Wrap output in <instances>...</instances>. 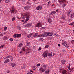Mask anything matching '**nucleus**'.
<instances>
[{
	"label": "nucleus",
	"instance_id": "obj_22",
	"mask_svg": "<svg viewBox=\"0 0 74 74\" xmlns=\"http://www.w3.org/2000/svg\"><path fill=\"white\" fill-rule=\"evenodd\" d=\"M47 54H48L49 56H52V52L50 53H48Z\"/></svg>",
	"mask_w": 74,
	"mask_h": 74
},
{
	"label": "nucleus",
	"instance_id": "obj_45",
	"mask_svg": "<svg viewBox=\"0 0 74 74\" xmlns=\"http://www.w3.org/2000/svg\"><path fill=\"white\" fill-rule=\"evenodd\" d=\"M29 18H27L26 19V22H27V21H29Z\"/></svg>",
	"mask_w": 74,
	"mask_h": 74
},
{
	"label": "nucleus",
	"instance_id": "obj_16",
	"mask_svg": "<svg viewBox=\"0 0 74 74\" xmlns=\"http://www.w3.org/2000/svg\"><path fill=\"white\" fill-rule=\"evenodd\" d=\"M38 34L37 33H35V34H34L33 36V37H36V36H38Z\"/></svg>",
	"mask_w": 74,
	"mask_h": 74
},
{
	"label": "nucleus",
	"instance_id": "obj_2",
	"mask_svg": "<svg viewBox=\"0 0 74 74\" xmlns=\"http://www.w3.org/2000/svg\"><path fill=\"white\" fill-rule=\"evenodd\" d=\"M58 1L61 5L62 4V3H64L62 5V7H66V0H58Z\"/></svg>",
	"mask_w": 74,
	"mask_h": 74
},
{
	"label": "nucleus",
	"instance_id": "obj_34",
	"mask_svg": "<svg viewBox=\"0 0 74 74\" xmlns=\"http://www.w3.org/2000/svg\"><path fill=\"white\" fill-rule=\"evenodd\" d=\"M49 45H46L45 46V48H48V47H49Z\"/></svg>",
	"mask_w": 74,
	"mask_h": 74
},
{
	"label": "nucleus",
	"instance_id": "obj_31",
	"mask_svg": "<svg viewBox=\"0 0 74 74\" xmlns=\"http://www.w3.org/2000/svg\"><path fill=\"white\" fill-rule=\"evenodd\" d=\"M22 43H20L19 45V47H21L22 46Z\"/></svg>",
	"mask_w": 74,
	"mask_h": 74
},
{
	"label": "nucleus",
	"instance_id": "obj_35",
	"mask_svg": "<svg viewBox=\"0 0 74 74\" xmlns=\"http://www.w3.org/2000/svg\"><path fill=\"white\" fill-rule=\"evenodd\" d=\"M74 25V22H73L69 24V25Z\"/></svg>",
	"mask_w": 74,
	"mask_h": 74
},
{
	"label": "nucleus",
	"instance_id": "obj_62",
	"mask_svg": "<svg viewBox=\"0 0 74 74\" xmlns=\"http://www.w3.org/2000/svg\"><path fill=\"white\" fill-rule=\"evenodd\" d=\"M3 33H1V34H0V36H2L3 35Z\"/></svg>",
	"mask_w": 74,
	"mask_h": 74
},
{
	"label": "nucleus",
	"instance_id": "obj_12",
	"mask_svg": "<svg viewBox=\"0 0 74 74\" xmlns=\"http://www.w3.org/2000/svg\"><path fill=\"white\" fill-rule=\"evenodd\" d=\"M10 62V60L9 59H6L5 61H4V63L5 64L7 63H8Z\"/></svg>",
	"mask_w": 74,
	"mask_h": 74
},
{
	"label": "nucleus",
	"instance_id": "obj_64",
	"mask_svg": "<svg viewBox=\"0 0 74 74\" xmlns=\"http://www.w3.org/2000/svg\"><path fill=\"white\" fill-rule=\"evenodd\" d=\"M55 55V53H53V56Z\"/></svg>",
	"mask_w": 74,
	"mask_h": 74
},
{
	"label": "nucleus",
	"instance_id": "obj_40",
	"mask_svg": "<svg viewBox=\"0 0 74 74\" xmlns=\"http://www.w3.org/2000/svg\"><path fill=\"white\" fill-rule=\"evenodd\" d=\"M68 70H71V69H70V65L68 67Z\"/></svg>",
	"mask_w": 74,
	"mask_h": 74
},
{
	"label": "nucleus",
	"instance_id": "obj_51",
	"mask_svg": "<svg viewBox=\"0 0 74 74\" xmlns=\"http://www.w3.org/2000/svg\"><path fill=\"white\" fill-rule=\"evenodd\" d=\"M33 70H36V68H35V67H34V66H33Z\"/></svg>",
	"mask_w": 74,
	"mask_h": 74
},
{
	"label": "nucleus",
	"instance_id": "obj_50",
	"mask_svg": "<svg viewBox=\"0 0 74 74\" xmlns=\"http://www.w3.org/2000/svg\"><path fill=\"white\" fill-rule=\"evenodd\" d=\"M15 18L14 17H13L12 18V21H14V20H15Z\"/></svg>",
	"mask_w": 74,
	"mask_h": 74
},
{
	"label": "nucleus",
	"instance_id": "obj_19",
	"mask_svg": "<svg viewBox=\"0 0 74 74\" xmlns=\"http://www.w3.org/2000/svg\"><path fill=\"white\" fill-rule=\"evenodd\" d=\"M52 19L50 18H48V22H49V23H52Z\"/></svg>",
	"mask_w": 74,
	"mask_h": 74
},
{
	"label": "nucleus",
	"instance_id": "obj_1",
	"mask_svg": "<svg viewBox=\"0 0 74 74\" xmlns=\"http://www.w3.org/2000/svg\"><path fill=\"white\" fill-rule=\"evenodd\" d=\"M44 35H39L38 36V37H51L53 34V33L51 32H45Z\"/></svg>",
	"mask_w": 74,
	"mask_h": 74
},
{
	"label": "nucleus",
	"instance_id": "obj_54",
	"mask_svg": "<svg viewBox=\"0 0 74 74\" xmlns=\"http://www.w3.org/2000/svg\"><path fill=\"white\" fill-rule=\"evenodd\" d=\"M3 40H5L6 39H7V37H6V38H5V37L3 38Z\"/></svg>",
	"mask_w": 74,
	"mask_h": 74
},
{
	"label": "nucleus",
	"instance_id": "obj_18",
	"mask_svg": "<svg viewBox=\"0 0 74 74\" xmlns=\"http://www.w3.org/2000/svg\"><path fill=\"white\" fill-rule=\"evenodd\" d=\"M33 33H31L29 35H27V37H32V36H33Z\"/></svg>",
	"mask_w": 74,
	"mask_h": 74
},
{
	"label": "nucleus",
	"instance_id": "obj_11",
	"mask_svg": "<svg viewBox=\"0 0 74 74\" xmlns=\"http://www.w3.org/2000/svg\"><path fill=\"white\" fill-rule=\"evenodd\" d=\"M47 55H48V53H44L43 54V56L44 58H46V57H47Z\"/></svg>",
	"mask_w": 74,
	"mask_h": 74
},
{
	"label": "nucleus",
	"instance_id": "obj_27",
	"mask_svg": "<svg viewBox=\"0 0 74 74\" xmlns=\"http://www.w3.org/2000/svg\"><path fill=\"white\" fill-rule=\"evenodd\" d=\"M51 4V2L49 1L48 2L47 4V7H49V4Z\"/></svg>",
	"mask_w": 74,
	"mask_h": 74
},
{
	"label": "nucleus",
	"instance_id": "obj_57",
	"mask_svg": "<svg viewBox=\"0 0 74 74\" xmlns=\"http://www.w3.org/2000/svg\"><path fill=\"white\" fill-rule=\"evenodd\" d=\"M51 6H52V7H54V6H55V5L54 4H52Z\"/></svg>",
	"mask_w": 74,
	"mask_h": 74
},
{
	"label": "nucleus",
	"instance_id": "obj_7",
	"mask_svg": "<svg viewBox=\"0 0 74 74\" xmlns=\"http://www.w3.org/2000/svg\"><path fill=\"white\" fill-rule=\"evenodd\" d=\"M42 8V6L41 5H40L39 6H38L36 7V9L37 10H41Z\"/></svg>",
	"mask_w": 74,
	"mask_h": 74
},
{
	"label": "nucleus",
	"instance_id": "obj_52",
	"mask_svg": "<svg viewBox=\"0 0 74 74\" xmlns=\"http://www.w3.org/2000/svg\"><path fill=\"white\" fill-rule=\"evenodd\" d=\"M22 19H25V16H23V17H22Z\"/></svg>",
	"mask_w": 74,
	"mask_h": 74
},
{
	"label": "nucleus",
	"instance_id": "obj_36",
	"mask_svg": "<svg viewBox=\"0 0 74 74\" xmlns=\"http://www.w3.org/2000/svg\"><path fill=\"white\" fill-rule=\"evenodd\" d=\"M10 1L9 0H6L5 1V2L6 3H8Z\"/></svg>",
	"mask_w": 74,
	"mask_h": 74
},
{
	"label": "nucleus",
	"instance_id": "obj_10",
	"mask_svg": "<svg viewBox=\"0 0 74 74\" xmlns=\"http://www.w3.org/2000/svg\"><path fill=\"white\" fill-rule=\"evenodd\" d=\"M32 23H29L28 24H26V27H30V26H31L32 25Z\"/></svg>",
	"mask_w": 74,
	"mask_h": 74
},
{
	"label": "nucleus",
	"instance_id": "obj_59",
	"mask_svg": "<svg viewBox=\"0 0 74 74\" xmlns=\"http://www.w3.org/2000/svg\"><path fill=\"white\" fill-rule=\"evenodd\" d=\"M52 15V14L51 13L50 14H49V15H50V16H51V15Z\"/></svg>",
	"mask_w": 74,
	"mask_h": 74
},
{
	"label": "nucleus",
	"instance_id": "obj_33",
	"mask_svg": "<svg viewBox=\"0 0 74 74\" xmlns=\"http://www.w3.org/2000/svg\"><path fill=\"white\" fill-rule=\"evenodd\" d=\"M17 34H14L13 35V37H16V36H17Z\"/></svg>",
	"mask_w": 74,
	"mask_h": 74
},
{
	"label": "nucleus",
	"instance_id": "obj_32",
	"mask_svg": "<svg viewBox=\"0 0 74 74\" xmlns=\"http://www.w3.org/2000/svg\"><path fill=\"white\" fill-rule=\"evenodd\" d=\"M71 18H73L74 17V14H72L71 15Z\"/></svg>",
	"mask_w": 74,
	"mask_h": 74
},
{
	"label": "nucleus",
	"instance_id": "obj_37",
	"mask_svg": "<svg viewBox=\"0 0 74 74\" xmlns=\"http://www.w3.org/2000/svg\"><path fill=\"white\" fill-rule=\"evenodd\" d=\"M10 58L11 59V61H12V60H13V57H12V56H11V57Z\"/></svg>",
	"mask_w": 74,
	"mask_h": 74
},
{
	"label": "nucleus",
	"instance_id": "obj_20",
	"mask_svg": "<svg viewBox=\"0 0 74 74\" xmlns=\"http://www.w3.org/2000/svg\"><path fill=\"white\" fill-rule=\"evenodd\" d=\"M17 37H22V35L20 34H18L17 35Z\"/></svg>",
	"mask_w": 74,
	"mask_h": 74
},
{
	"label": "nucleus",
	"instance_id": "obj_44",
	"mask_svg": "<svg viewBox=\"0 0 74 74\" xmlns=\"http://www.w3.org/2000/svg\"><path fill=\"white\" fill-rule=\"evenodd\" d=\"M17 18L18 19H20L21 18L19 17V16H17Z\"/></svg>",
	"mask_w": 74,
	"mask_h": 74
},
{
	"label": "nucleus",
	"instance_id": "obj_48",
	"mask_svg": "<svg viewBox=\"0 0 74 74\" xmlns=\"http://www.w3.org/2000/svg\"><path fill=\"white\" fill-rule=\"evenodd\" d=\"M29 44H30V42H28V43L27 44V46H29Z\"/></svg>",
	"mask_w": 74,
	"mask_h": 74
},
{
	"label": "nucleus",
	"instance_id": "obj_5",
	"mask_svg": "<svg viewBox=\"0 0 74 74\" xmlns=\"http://www.w3.org/2000/svg\"><path fill=\"white\" fill-rule=\"evenodd\" d=\"M62 71L63 74H67V71L66 70H63V69H61L60 70V72L61 73Z\"/></svg>",
	"mask_w": 74,
	"mask_h": 74
},
{
	"label": "nucleus",
	"instance_id": "obj_3",
	"mask_svg": "<svg viewBox=\"0 0 74 74\" xmlns=\"http://www.w3.org/2000/svg\"><path fill=\"white\" fill-rule=\"evenodd\" d=\"M67 42L64 41L63 42L62 45H64V46H65L67 47V48H69L70 47V46L69 45L67 44Z\"/></svg>",
	"mask_w": 74,
	"mask_h": 74
},
{
	"label": "nucleus",
	"instance_id": "obj_23",
	"mask_svg": "<svg viewBox=\"0 0 74 74\" xmlns=\"http://www.w3.org/2000/svg\"><path fill=\"white\" fill-rule=\"evenodd\" d=\"M65 18H66V16H64V15H62V16L61 17L62 19H65Z\"/></svg>",
	"mask_w": 74,
	"mask_h": 74
},
{
	"label": "nucleus",
	"instance_id": "obj_61",
	"mask_svg": "<svg viewBox=\"0 0 74 74\" xmlns=\"http://www.w3.org/2000/svg\"><path fill=\"white\" fill-rule=\"evenodd\" d=\"M58 47H60V44H58Z\"/></svg>",
	"mask_w": 74,
	"mask_h": 74
},
{
	"label": "nucleus",
	"instance_id": "obj_14",
	"mask_svg": "<svg viewBox=\"0 0 74 74\" xmlns=\"http://www.w3.org/2000/svg\"><path fill=\"white\" fill-rule=\"evenodd\" d=\"M61 63L62 64H65V63H66V60H62L61 61Z\"/></svg>",
	"mask_w": 74,
	"mask_h": 74
},
{
	"label": "nucleus",
	"instance_id": "obj_13",
	"mask_svg": "<svg viewBox=\"0 0 74 74\" xmlns=\"http://www.w3.org/2000/svg\"><path fill=\"white\" fill-rule=\"evenodd\" d=\"M43 68H44V69H45V70H46V69L47 67H48V66L46 65H44L42 66Z\"/></svg>",
	"mask_w": 74,
	"mask_h": 74
},
{
	"label": "nucleus",
	"instance_id": "obj_9",
	"mask_svg": "<svg viewBox=\"0 0 74 74\" xmlns=\"http://www.w3.org/2000/svg\"><path fill=\"white\" fill-rule=\"evenodd\" d=\"M39 71L40 72H44L45 71V69H44L42 67H41L39 69Z\"/></svg>",
	"mask_w": 74,
	"mask_h": 74
},
{
	"label": "nucleus",
	"instance_id": "obj_15",
	"mask_svg": "<svg viewBox=\"0 0 74 74\" xmlns=\"http://www.w3.org/2000/svg\"><path fill=\"white\" fill-rule=\"evenodd\" d=\"M49 71H49V70H47L45 71V74H49Z\"/></svg>",
	"mask_w": 74,
	"mask_h": 74
},
{
	"label": "nucleus",
	"instance_id": "obj_63",
	"mask_svg": "<svg viewBox=\"0 0 74 74\" xmlns=\"http://www.w3.org/2000/svg\"><path fill=\"white\" fill-rule=\"evenodd\" d=\"M29 53V52H27L26 53V54H28V53Z\"/></svg>",
	"mask_w": 74,
	"mask_h": 74
},
{
	"label": "nucleus",
	"instance_id": "obj_26",
	"mask_svg": "<svg viewBox=\"0 0 74 74\" xmlns=\"http://www.w3.org/2000/svg\"><path fill=\"white\" fill-rule=\"evenodd\" d=\"M71 12L70 11H69L67 12V15L68 16H69L70 15V12Z\"/></svg>",
	"mask_w": 74,
	"mask_h": 74
},
{
	"label": "nucleus",
	"instance_id": "obj_41",
	"mask_svg": "<svg viewBox=\"0 0 74 74\" xmlns=\"http://www.w3.org/2000/svg\"><path fill=\"white\" fill-rule=\"evenodd\" d=\"M18 30H21V27H20V26H18Z\"/></svg>",
	"mask_w": 74,
	"mask_h": 74
},
{
	"label": "nucleus",
	"instance_id": "obj_24",
	"mask_svg": "<svg viewBox=\"0 0 74 74\" xmlns=\"http://www.w3.org/2000/svg\"><path fill=\"white\" fill-rule=\"evenodd\" d=\"M51 13L52 14V15H53L54 14H55L56 13V11H53L51 12Z\"/></svg>",
	"mask_w": 74,
	"mask_h": 74
},
{
	"label": "nucleus",
	"instance_id": "obj_43",
	"mask_svg": "<svg viewBox=\"0 0 74 74\" xmlns=\"http://www.w3.org/2000/svg\"><path fill=\"white\" fill-rule=\"evenodd\" d=\"M10 41H13V39L12 38H10Z\"/></svg>",
	"mask_w": 74,
	"mask_h": 74
},
{
	"label": "nucleus",
	"instance_id": "obj_58",
	"mask_svg": "<svg viewBox=\"0 0 74 74\" xmlns=\"http://www.w3.org/2000/svg\"><path fill=\"white\" fill-rule=\"evenodd\" d=\"M21 21L22 22H24V21H25L23 20H21Z\"/></svg>",
	"mask_w": 74,
	"mask_h": 74
},
{
	"label": "nucleus",
	"instance_id": "obj_55",
	"mask_svg": "<svg viewBox=\"0 0 74 74\" xmlns=\"http://www.w3.org/2000/svg\"><path fill=\"white\" fill-rule=\"evenodd\" d=\"M62 52H66V51L64 50H63Z\"/></svg>",
	"mask_w": 74,
	"mask_h": 74
},
{
	"label": "nucleus",
	"instance_id": "obj_21",
	"mask_svg": "<svg viewBox=\"0 0 74 74\" xmlns=\"http://www.w3.org/2000/svg\"><path fill=\"white\" fill-rule=\"evenodd\" d=\"M11 66H12V67H14V66H16V64H15V63H12L11 64Z\"/></svg>",
	"mask_w": 74,
	"mask_h": 74
},
{
	"label": "nucleus",
	"instance_id": "obj_6",
	"mask_svg": "<svg viewBox=\"0 0 74 74\" xmlns=\"http://www.w3.org/2000/svg\"><path fill=\"white\" fill-rule=\"evenodd\" d=\"M30 16V13H25V16L26 18H29Z\"/></svg>",
	"mask_w": 74,
	"mask_h": 74
},
{
	"label": "nucleus",
	"instance_id": "obj_42",
	"mask_svg": "<svg viewBox=\"0 0 74 74\" xmlns=\"http://www.w3.org/2000/svg\"><path fill=\"white\" fill-rule=\"evenodd\" d=\"M7 27H5L4 28V30H5V31H6V30H7Z\"/></svg>",
	"mask_w": 74,
	"mask_h": 74
},
{
	"label": "nucleus",
	"instance_id": "obj_28",
	"mask_svg": "<svg viewBox=\"0 0 74 74\" xmlns=\"http://www.w3.org/2000/svg\"><path fill=\"white\" fill-rule=\"evenodd\" d=\"M22 50L23 51H25L26 50L25 48V47H23L22 49Z\"/></svg>",
	"mask_w": 74,
	"mask_h": 74
},
{
	"label": "nucleus",
	"instance_id": "obj_49",
	"mask_svg": "<svg viewBox=\"0 0 74 74\" xmlns=\"http://www.w3.org/2000/svg\"><path fill=\"white\" fill-rule=\"evenodd\" d=\"M41 47H39L38 49V50L39 51H41Z\"/></svg>",
	"mask_w": 74,
	"mask_h": 74
},
{
	"label": "nucleus",
	"instance_id": "obj_38",
	"mask_svg": "<svg viewBox=\"0 0 74 74\" xmlns=\"http://www.w3.org/2000/svg\"><path fill=\"white\" fill-rule=\"evenodd\" d=\"M71 43L73 44H74V40H72L71 42Z\"/></svg>",
	"mask_w": 74,
	"mask_h": 74
},
{
	"label": "nucleus",
	"instance_id": "obj_30",
	"mask_svg": "<svg viewBox=\"0 0 74 74\" xmlns=\"http://www.w3.org/2000/svg\"><path fill=\"white\" fill-rule=\"evenodd\" d=\"M6 58L7 59H10V58H11V56H9L6 57Z\"/></svg>",
	"mask_w": 74,
	"mask_h": 74
},
{
	"label": "nucleus",
	"instance_id": "obj_56",
	"mask_svg": "<svg viewBox=\"0 0 74 74\" xmlns=\"http://www.w3.org/2000/svg\"><path fill=\"white\" fill-rule=\"evenodd\" d=\"M6 72H7V73H10V71H9V70L7 71H6Z\"/></svg>",
	"mask_w": 74,
	"mask_h": 74
},
{
	"label": "nucleus",
	"instance_id": "obj_25",
	"mask_svg": "<svg viewBox=\"0 0 74 74\" xmlns=\"http://www.w3.org/2000/svg\"><path fill=\"white\" fill-rule=\"evenodd\" d=\"M21 17L22 16H25V13H23V14H21Z\"/></svg>",
	"mask_w": 74,
	"mask_h": 74
},
{
	"label": "nucleus",
	"instance_id": "obj_17",
	"mask_svg": "<svg viewBox=\"0 0 74 74\" xmlns=\"http://www.w3.org/2000/svg\"><path fill=\"white\" fill-rule=\"evenodd\" d=\"M29 6H25L24 7V9L25 10H29Z\"/></svg>",
	"mask_w": 74,
	"mask_h": 74
},
{
	"label": "nucleus",
	"instance_id": "obj_46",
	"mask_svg": "<svg viewBox=\"0 0 74 74\" xmlns=\"http://www.w3.org/2000/svg\"><path fill=\"white\" fill-rule=\"evenodd\" d=\"M46 27H42V28L43 29H46Z\"/></svg>",
	"mask_w": 74,
	"mask_h": 74
},
{
	"label": "nucleus",
	"instance_id": "obj_60",
	"mask_svg": "<svg viewBox=\"0 0 74 74\" xmlns=\"http://www.w3.org/2000/svg\"><path fill=\"white\" fill-rule=\"evenodd\" d=\"M27 74H32L31 73L29 72L27 73Z\"/></svg>",
	"mask_w": 74,
	"mask_h": 74
},
{
	"label": "nucleus",
	"instance_id": "obj_4",
	"mask_svg": "<svg viewBox=\"0 0 74 74\" xmlns=\"http://www.w3.org/2000/svg\"><path fill=\"white\" fill-rule=\"evenodd\" d=\"M16 13L17 12V11L16 10H15V9H14V7H12V10H11V14H13L14 13Z\"/></svg>",
	"mask_w": 74,
	"mask_h": 74
},
{
	"label": "nucleus",
	"instance_id": "obj_29",
	"mask_svg": "<svg viewBox=\"0 0 74 74\" xmlns=\"http://www.w3.org/2000/svg\"><path fill=\"white\" fill-rule=\"evenodd\" d=\"M44 41V39L43 38H40L39 39V41Z\"/></svg>",
	"mask_w": 74,
	"mask_h": 74
},
{
	"label": "nucleus",
	"instance_id": "obj_47",
	"mask_svg": "<svg viewBox=\"0 0 74 74\" xmlns=\"http://www.w3.org/2000/svg\"><path fill=\"white\" fill-rule=\"evenodd\" d=\"M37 67H39V66H40V64H37Z\"/></svg>",
	"mask_w": 74,
	"mask_h": 74
},
{
	"label": "nucleus",
	"instance_id": "obj_8",
	"mask_svg": "<svg viewBox=\"0 0 74 74\" xmlns=\"http://www.w3.org/2000/svg\"><path fill=\"white\" fill-rule=\"evenodd\" d=\"M36 27H40L42 26V24L41 23H39L36 24Z\"/></svg>",
	"mask_w": 74,
	"mask_h": 74
},
{
	"label": "nucleus",
	"instance_id": "obj_53",
	"mask_svg": "<svg viewBox=\"0 0 74 74\" xmlns=\"http://www.w3.org/2000/svg\"><path fill=\"white\" fill-rule=\"evenodd\" d=\"M74 68H72V69H71V71H73V70H74Z\"/></svg>",
	"mask_w": 74,
	"mask_h": 74
},
{
	"label": "nucleus",
	"instance_id": "obj_39",
	"mask_svg": "<svg viewBox=\"0 0 74 74\" xmlns=\"http://www.w3.org/2000/svg\"><path fill=\"white\" fill-rule=\"evenodd\" d=\"M4 47V45H2L0 47V49H1V48H3Z\"/></svg>",
	"mask_w": 74,
	"mask_h": 74
}]
</instances>
